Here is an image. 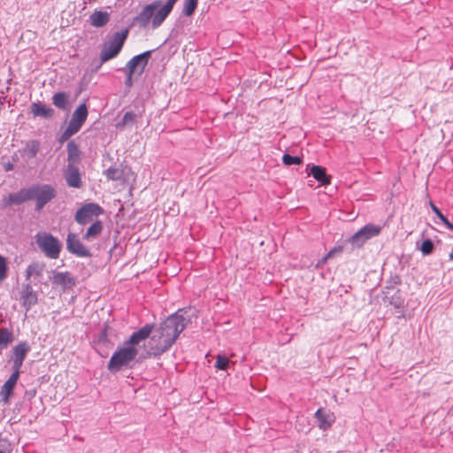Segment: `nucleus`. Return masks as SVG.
Instances as JSON below:
<instances>
[{
    "instance_id": "13",
    "label": "nucleus",
    "mask_w": 453,
    "mask_h": 453,
    "mask_svg": "<svg viewBox=\"0 0 453 453\" xmlns=\"http://www.w3.org/2000/svg\"><path fill=\"white\" fill-rule=\"evenodd\" d=\"M52 284L61 286L64 290L71 288L76 284L75 278L69 272L52 271Z\"/></svg>"
},
{
    "instance_id": "51",
    "label": "nucleus",
    "mask_w": 453,
    "mask_h": 453,
    "mask_svg": "<svg viewBox=\"0 0 453 453\" xmlns=\"http://www.w3.org/2000/svg\"><path fill=\"white\" fill-rule=\"evenodd\" d=\"M443 224H444V225H445L449 229H450V230H452V231H453V224H452V223H450V222L449 221V219H448V220H446Z\"/></svg>"
},
{
    "instance_id": "45",
    "label": "nucleus",
    "mask_w": 453,
    "mask_h": 453,
    "mask_svg": "<svg viewBox=\"0 0 453 453\" xmlns=\"http://www.w3.org/2000/svg\"><path fill=\"white\" fill-rule=\"evenodd\" d=\"M430 206L432 211L435 213V215L441 220L442 223H444L446 220H448L447 217H445L442 212L440 211V209L432 202H430Z\"/></svg>"
},
{
    "instance_id": "16",
    "label": "nucleus",
    "mask_w": 453,
    "mask_h": 453,
    "mask_svg": "<svg viewBox=\"0 0 453 453\" xmlns=\"http://www.w3.org/2000/svg\"><path fill=\"white\" fill-rule=\"evenodd\" d=\"M178 0H167L156 12L153 19V29L159 27L172 12Z\"/></svg>"
},
{
    "instance_id": "3",
    "label": "nucleus",
    "mask_w": 453,
    "mask_h": 453,
    "mask_svg": "<svg viewBox=\"0 0 453 453\" xmlns=\"http://www.w3.org/2000/svg\"><path fill=\"white\" fill-rule=\"evenodd\" d=\"M138 354L134 347L125 346L118 349L109 360L107 368L111 372H117L124 367H128Z\"/></svg>"
},
{
    "instance_id": "25",
    "label": "nucleus",
    "mask_w": 453,
    "mask_h": 453,
    "mask_svg": "<svg viewBox=\"0 0 453 453\" xmlns=\"http://www.w3.org/2000/svg\"><path fill=\"white\" fill-rule=\"evenodd\" d=\"M46 265L43 262H33L30 265H27L26 269V278L27 280H29L32 276H35L36 278H40L44 270H45Z\"/></svg>"
},
{
    "instance_id": "34",
    "label": "nucleus",
    "mask_w": 453,
    "mask_h": 453,
    "mask_svg": "<svg viewBox=\"0 0 453 453\" xmlns=\"http://www.w3.org/2000/svg\"><path fill=\"white\" fill-rule=\"evenodd\" d=\"M136 121V114L132 111H127L122 119L116 124V127L123 130L127 126H133Z\"/></svg>"
},
{
    "instance_id": "48",
    "label": "nucleus",
    "mask_w": 453,
    "mask_h": 453,
    "mask_svg": "<svg viewBox=\"0 0 453 453\" xmlns=\"http://www.w3.org/2000/svg\"><path fill=\"white\" fill-rule=\"evenodd\" d=\"M4 169L5 172L12 171L14 169V165L11 162L4 163Z\"/></svg>"
},
{
    "instance_id": "35",
    "label": "nucleus",
    "mask_w": 453,
    "mask_h": 453,
    "mask_svg": "<svg viewBox=\"0 0 453 453\" xmlns=\"http://www.w3.org/2000/svg\"><path fill=\"white\" fill-rule=\"evenodd\" d=\"M198 0H184L182 14L190 17L194 14L197 8Z\"/></svg>"
},
{
    "instance_id": "5",
    "label": "nucleus",
    "mask_w": 453,
    "mask_h": 453,
    "mask_svg": "<svg viewBox=\"0 0 453 453\" xmlns=\"http://www.w3.org/2000/svg\"><path fill=\"white\" fill-rule=\"evenodd\" d=\"M127 35L128 30L116 32L112 38L104 44L100 53V60L102 64L116 58L119 54Z\"/></svg>"
},
{
    "instance_id": "12",
    "label": "nucleus",
    "mask_w": 453,
    "mask_h": 453,
    "mask_svg": "<svg viewBox=\"0 0 453 453\" xmlns=\"http://www.w3.org/2000/svg\"><path fill=\"white\" fill-rule=\"evenodd\" d=\"M154 328V324H146L142 327L134 331L127 342H126L129 347H134L138 345L141 342L148 339L152 333Z\"/></svg>"
},
{
    "instance_id": "28",
    "label": "nucleus",
    "mask_w": 453,
    "mask_h": 453,
    "mask_svg": "<svg viewBox=\"0 0 453 453\" xmlns=\"http://www.w3.org/2000/svg\"><path fill=\"white\" fill-rule=\"evenodd\" d=\"M89 19L92 26L102 27L109 22L110 17L106 12L96 11L90 15Z\"/></svg>"
},
{
    "instance_id": "6",
    "label": "nucleus",
    "mask_w": 453,
    "mask_h": 453,
    "mask_svg": "<svg viewBox=\"0 0 453 453\" xmlns=\"http://www.w3.org/2000/svg\"><path fill=\"white\" fill-rule=\"evenodd\" d=\"M161 4L160 0H156L151 4H146L141 12L133 19L132 25L144 29L151 23V27L153 28V19Z\"/></svg>"
},
{
    "instance_id": "10",
    "label": "nucleus",
    "mask_w": 453,
    "mask_h": 453,
    "mask_svg": "<svg viewBox=\"0 0 453 453\" xmlns=\"http://www.w3.org/2000/svg\"><path fill=\"white\" fill-rule=\"evenodd\" d=\"M63 176L69 188H81L83 187L81 173L78 165H65L63 169Z\"/></svg>"
},
{
    "instance_id": "41",
    "label": "nucleus",
    "mask_w": 453,
    "mask_h": 453,
    "mask_svg": "<svg viewBox=\"0 0 453 453\" xmlns=\"http://www.w3.org/2000/svg\"><path fill=\"white\" fill-rule=\"evenodd\" d=\"M105 175L109 180H119L121 178V173L114 167L108 168L105 171Z\"/></svg>"
},
{
    "instance_id": "8",
    "label": "nucleus",
    "mask_w": 453,
    "mask_h": 453,
    "mask_svg": "<svg viewBox=\"0 0 453 453\" xmlns=\"http://www.w3.org/2000/svg\"><path fill=\"white\" fill-rule=\"evenodd\" d=\"M66 250L69 253L76 256L77 257L90 258L93 257L90 250L86 247L78 235L74 233H68L66 236Z\"/></svg>"
},
{
    "instance_id": "20",
    "label": "nucleus",
    "mask_w": 453,
    "mask_h": 453,
    "mask_svg": "<svg viewBox=\"0 0 453 453\" xmlns=\"http://www.w3.org/2000/svg\"><path fill=\"white\" fill-rule=\"evenodd\" d=\"M19 378V377L16 376V374H11L9 379L3 385L0 391V395L2 396V401L4 402V403H9L11 396L13 395V390Z\"/></svg>"
},
{
    "instance_id": "1",
    "label": "nucleus",
    "mask_w": 453,
    "mask_h": 453,
    "mask_svg": "<svg viewBox=\"0 0 453 453\" xmlns=\"http://www.w3.org/2000/svg\"><path fill=\"white\" fill-rule=\"evenodd\" d=\"M195 316L190 309H179L169 315L150 337L148 354L158 357L166 352Z\"/></svg>"
},
{
    "instance_id": "30",
    "label": "nucleus",
    "mask_w": 453,
    "mask_h": 453,
    "mask_svg": "<svg viewBox=\"0 0 453 453\" xmlns=\"http://www.w3.org/2000/svg\"><path fill=\"white\" fill-rule=\"evenodd\" d=\"M14 336L12 330L7 327L0 329V354L13 342Z\"/></svg>"
},
{
    "instance_id": "44",
    "label": "nucleus",
    "mask_w": 453,
    "mask_h": 453,
    "mask_svg": "<svg viewBox=\"0 0 453 453\" xmlns=\"http://www.w3.org/2000/svg\"><path fill=\"white\" fill-rule=\"evenodd\" d=\"M75 134H77V132H74L73 129H72L71 127H69L67 126L65 130L59 136L58 142L60 143H64L65 141H67L71 136L74 135Z\"/></svg>"
},
{
    "instance_id": "22",
    "label": "nucleus",
    "mask_w": 453,
    "mask_h": 453,
    "mask_svg": "<svg viewBox=\"0 0 453 453\" xmlns=\"http://www.w3.org/2000/svg\"><path fill=\"white\" fill-rule=\"evenodd\" d=\"M104 225L103 222L99 219L94 221L90 226L87 229L86 233L83 234L82 239L88 242H91L97 238L101 233L103 232Z\"/></svg>"
},
{
    "instance_id": "36",
    "label": "nucleus",
    "mask_w": 453,
    "mask_h": 453,
    "mask_svg": "<svg viewBox=\"0 0 453 453\" xmlns=\"http://www.w3.org/2000/svg\"><path fill=\"white\" fill-rule=\"evenodd\" d=\"M230 360L225 355H218L215 362V368L221 371H226L229 367Z\"/></svg>"
},
{
    "instance_id": "50",
    "label": "nucleus",
    "mask_w": 453,
    "mask_h": 453,
    "mask_svg": "<svg viewBox=\"0 0 453 453\" xmlns=\"http://www.w3.org/2000/svg\"><path fill=\"white\" fill-rule=\"evenodd\" d=\"M106 337H107L106 332L105 331L102 332L100 334V337H99V342L106 341Z\"/></svg>"
},
{
    "instance_id": "11",
    "label": "nucleus",
    "mask_w": 453,
    "mask_h": 453,
    "mask_svg": "<svg viewBox=\"0 0 453 453\" xmlns=\"http://www.w3.org/2000/svg\"><path fill=\"white\" fill-rule=\"evenodd\" d=\"M88 115V111L86 104H81L73 111L72 118L68 123V127L79 132L85 123Z\"/></svg>"
},
{
    "instance_id": "19",
    "label": "nucleus",
    "mask_w": 453,
    "mask_h": 453,
    "mask_svg": "<svg viewBox=\"0 0 453 453\" xmlns=\"http://www.w3.org/2000/svg\"><path fill=\"white\" fill-rule=\"evenodd\" d=\"M67 151V165H78L81 162V151L78 144L71 140L66 145Z\"/></svg>"
},
{
    "instance_id": "52",
    "label": "nucleus",
    "mask_w": 453,
    "mask_h": 453,
    "mask_svg": "<svg viewBox=\"0 0 453 453\" xmlns=\"http://www.w3.org/2000/svg\"><path fill=\"white\" fill-rule=\"evenodd\" d=\"M449 258H450L451 260H453V251H452V252H450V254H449Z\"/></svg>"
},
{
    "instance_id": "21",
    "label": "nucleus",
    "mask_w": 453,
    "mask_h": 453,
    "mask_svg": "<svg viewBox=\"0 0 453 453\" xmlns=\"http://www.w3.org/2000/svg\"><path fill=\"white\" fill-rule=\"evenodd\" d=\"M384 295L383 301L385 303H388L390 305L394 306L396 309L403 308L404 306V298L402 296L400 289H395L390 294L382 293Z\"/></svg>"
},
{
    "instance_id": "38",
    "label": "nucleus",
    "mask_w": 453,
    "mask_h": 453,
    "mask_svg": "<svg viewBox=\"0 0 453 453\" xmlns=\"http://www.w3.org/2000/svg\"><path fill=\"white\" fill-rule=\"evenodd\" d=\"M420 251L424 256H428L433 253L434 250V244L433 241L429 238L425 239L419 247Z\"/></svg>"
},
{
    "instance_id": "49",
    "label": "nucleus",
    "mask_w": 453,
    "mask_h": 453,
    "mask_svg": "<svg viewBox=\"0 0 453 453\" xmlns=\"http://www.w3.org/2000/svg\"><path fill=\"white\" fill-rule=\"evenodd\" d=\"M342 248L341 246L332 249L327 254H331V257L336 253L341 252Z\"/></svg>"
},
{
    "instance_id": "46",
    "label": "nucleus",
    "mask_w": 453,
    "mask_h": 453,
    "mask_svg": "<svg viewBox=\"0 0 453 453\" xmlns=\"http://www.w3.org/2000/svg\"><path fill=\"white\" fill-rule=\"evenodd\" d=\"M331 257V254H326L325 257H323L316 265V268L321 267L324 264L327 262V260Z\"/></svg>"
},
{
    "instance_id": "17",
    "label": "nucleus",
    "mask_w": 453,
    "mask_h": 453,
    "mask_svg": "<svg viewBox=\"0 0 453 453\" xmlns=\"http://www.w3.org/2000/svg\"><path fill=\"white\" fill-rule=\"evenodd\" d=\"M318 426L322 430H327L334 422V417L332 412L323 408H319L314 414Z\"/></svg>"
},
{
    "instance_id": "40",
    "label": "nucleus",
    "mask_w": 453,
    "mask_h": 453,
    "mask_svg": "<svg viewBox=\"0 0 453 453\" xmlns=\"http://www.w3.org/2000/svg\"><path fill=\"white\" fill-rule=\"evenodd\" d=\"M8 265L6 258L0 255V281L4 280L7 276Z\"/></svg>"
},
{
    "instance_id": "4",
    "label": "nucleus",
    "mask_w": 453,
    "mask_h": 453,
    "mask_svg": "<svg viewBox=\"0 0 453 453\" xmlns=\"http://www.w3.org/2000/svg\"><path fill=\"white\" fill-rule=\"evenodd\" d=\"M35 242L42 252L50 259L59 257L62 243L61 242L50 233H38L35 235Z\"/></svg>"
},
{
    "instance_id": "2",
    "label": "nucleus",
    "mask_w": 453,
    "mask_h": 453,
    "mask_svg": "<svg viewBox=\"0 0 453 453\" xmlns=\"http://www.w3.org/2000/svg\"><path fill=\"white\" fill-rule=\"evenodd\" d=\"M58 191L50 184L34 183L18 192L11 193L2 199L3 208L20 205L27 201H35V211L40 212L47 203L56 198Z\"/></svg>"
},
{
    "instance_id": "39",
    "label": "nucleus",
    "mask_w": 453,
    "mask_h": 453,
    "mask_svg": "<svg viewBox=\"0 0 453 453\" xmlns=\"http://www.w3.org/2000/svg\"><path fill=\"white\" fill-rule=\"evenodd\" d=\"M361 235L362 234L359 233V231H357L349 238L348 242L352 245V248L359 249L364 246L365 242Z\"/></svg>"
},
{
    "instance_id": "18",
    "label": "nucleus",
    "mask_w": 453,
    "mask_h": 453,
    "mask_svg": "<svg viewBox=\"0 0 453 453\" xmlns=\"http://www.w3.org/2000/svg\"><path fill=\"white\" fill-rule=\"evenodd\" d=\"M30 112L34 117H41L45 119H52L55 114L54 109L44 104H42L41 102L32 103L30 105Z\"/></svg>"
},
{
    "instance_id": "43",
    "label": "nucleus",
    "mask_w": 453,
    "mask_h": 453,
    "mask_svg": "<svg viewBox=\"0 0 453 453\" xmlns=\"http://www.w3.org/2000/svg\"><path fill=\"white\" fill-rule=\"evenodd\" d=\"M123 71L125 72V74H126V77H125V86L127 88H130L134 85L133 76L135 73H134V72H131L129 69H127L126 67L123 69Z\"/></svg>"
},
{
    "instance_id": "15",
    "label": "nucleus",
    "mask_w": 453,
    "mask_h": 453,
    "mask_svg": "<svg viewBox=\"0 0 453 453\" xmlns=\"http://www.w3.org/2000/svg\"><path fill=\"white\" fill-rule=\"evenodd\" d=\"M178 0H167L156 12L153 19V29L159 27L172 12Z\"/></svg>"
},
{
    "instance_id": "31",
    "label": "nucleus",
    "mask_w": 453,
    "mask_h": 453,
    "mask_svg": "<svg viewBox=\"0 0 453 453\" xmlns=\"http://www.w3.org/2000/svg\"><path fill=\"white\" fill-rule=\"evenodd\" d=\"M402 284V279L398 274H391L385 281V287L382 293L390 294V292L399 289L397 287Z\"/></svg>"
},
{
    "instance_id": "47",
    "label": "nucleus",
    "mask_w": 453,
    "mask_h": 453,
    "mask_svg": "<svg viewBox=\"0 0 453 453\" xmlns=\"http://www.w3.org/2000/svg\"><path fill=\"white\" fill-rule=\"evenodd\" d=\"M30 292H35L33 288H32V285L31 283H26L23 285V288H22V291L20 294H27V293H30Z\"/></svg>"
},
{
    "instance_id": "27",
    "label": "nucleus",
    "mask_w": 453,
    "mask_h": 453,
    "mask_svg": "<svg viewBox=\"0 0 453 453\" xmlns=\"http://www.w3.org/2000/svg\"><path fill=\"white\" fill-rule=\"evenodd\" d=\"M359 233L362 234L365 242L368 240L378 236L381 232V226H376L373 224H366L362 228H360Z\"/></svg>"
},
{
    "instance_id": "42",
    "label": "nucleus",
    "mask_w": 453,
    "mask_h": 453,
    "mask_svg": "<svg viewBox=\"0 0 453 453\" xmlns=\"http://www.w3.org/2000/svg\"><path fill=\"white\" fill-rule=\"evenodd\" d=\"M12 374H16V376H20V373H21V367L23 365V363L24 361L20 360V359H16V358H13L12 357Z\"/></svg>"
},
{
    "instance_id": "7",
    "label": "nucleus",
    "mask_w": 453,
    "mask_h": 453,
    "mask_svg": "<svg viewBox=\"0 0 453 453\" xmlns=\"http://www.w3.org/2000/svg\"><path fill=\"white\" fill-rule=\"evenodd\" d=\"M103 213L104 209L98 203H87L76 211L74 219L79 225L84 226Z\"/></svg>"
},
{
    "instance_id": "37",
    "label": "nucleus",
    "mask_w": 453,
    "mask_h": 453,
    "mask_svg": "<svg viewBox=\"0 0 453 453\" xmlns=\"http://www.w3.org/2000/svg\"><path fill=\"white\" fill-rule=\"evenodd\" d=\"M282 162L285 165H298L302 164L303 159L298 156H292L290 154L285 153L282 156Z\"/></svg>"
},
{
    "instance_id": "32",
    "label": "nucleus",
    "mask_w": 453,
    "mask_h": 453,
    "mask_svg": "<svg viewBox=\"0 0 453 453\" xmlns=\"http://www.w3.org/2000/svg\"><path fill=\"white\" fill-rule=\"evenodd\" d=\"M40 150V142L37 140H30L27 142L22 150L23 155L27 156L29 159L36 157Z\"/></svg>"
},
{
    "instance_id": "24",
    "label": "nucleus",
    "mask_w": 453,
    "mask_h": 453,
    "mask_svg": "<svg viewBox=\"0 0 453 453\" xmlns=\"http://www.w3.org/2000/svg\"><path fill=\"white\" fill-rule=\"evenodd\" d=\"M30 350L31 347L27 342H19L17 345H15L12 348V357L25 361L27 355L30 352Z\"/></svg>"
},
{
    "instance_id": "53",
    "label": "nucleus",
    "mask_w": 453,
    "mask_h": 453,
    "mask_svg": "<svg viewBox=\"0 0 453 453\" xmlns=\"http://www.w3.org/2000/svg\"><path fill=\"white\" fill-rule=\"evenodd\" d=\"M0 453H5L4 450L0 449Z\"/></svg>"
},
{
    "instance_id": "26",
    "label": "nucleus",
    "mask_w": 453,
    "mask_h": 453,
    "mask_svg": "<svg viewBox=\"0 0 453 453\" xmlns=\"http://www.w3.org/2000/svg\"><path fill=\"white\" fill-rule=\"evenodd\" d=\"M359 233L362 234L365 242L368 240L378 236L381 232V226H376L373 224H366L362 228H360Z\"/></svg>"
},
{
    "instance_id": "33",
    "label": "nucleus",
    "mask_w": 453,
    "mask_h": 453,
    "mask_svg": "<svg viewBox=\"0 0 453 453\" xmlns=\"http://www.w3.org/2000/svg\"><path fill=\"white\" fill-rule=\"evenodd\" d=\"M38 301L36 292L20 294V302L26 311H29Z\"/></svg>"
},
{
    "instance_id": "29",
    "label": "nucleus",
    "mask_w": 453,
    "mask_h": 453,
    "mask_svg": "<svg viewBox=\"0 0 453 453\" xmlns=\"http://www.w3.org/2000/svg\"><path fill=\"white\" fill-rule=\"evenodd\" d=\"M52 104L59 110L68 111L69 110L68 95L65 92L55 93L52 96Z\"/></svg>"
},
{
    "instance_id": "9",
    "label": "nucleus",
    "mask_w": 453,
    "mask_h": 453,
    "mask_svg": "<svg viewBox=\"0 0 453 453\" xmlns=\"http://www.w3.org/2000/svg\"><path fill=\"white\" fill-rule=\"evenodd\" d=\"M154 50H146L133 57L126 65V68L134 72L138 76L142 75L151 58Z\"/></svg>"
},
{
    "instance_id": "23",
    "label": "nucleus",
    "mask_w": 453,
    "mask_h": 453,
    "mask_svg": "<svg viewBox=\"0 0 453 453\" xmlns=\"http://www.w3.org/2000/svg\"><path fill=\"white\" fill-rule=\"evenodd\" d=\"M310 174L322 185L329 184L331 177L326 173V168L320 165H312Z\"/></svg>"
},
{
    "instance_id": "14",
    "label": "nucleus",
    "mask_w": 453,
    "mask_h": 453,
    "mask_svg": "<svg viewBox=\"0 0 453 453\" xmlns=\"http://www.w3.org/2000/svg\"><path fill=\"white\" fill-rule=\"evenodd\" d=\"M178 0H167L156 12L153 19V29L159 27L172 12Z\"/></svg>"
}]
</instances>
